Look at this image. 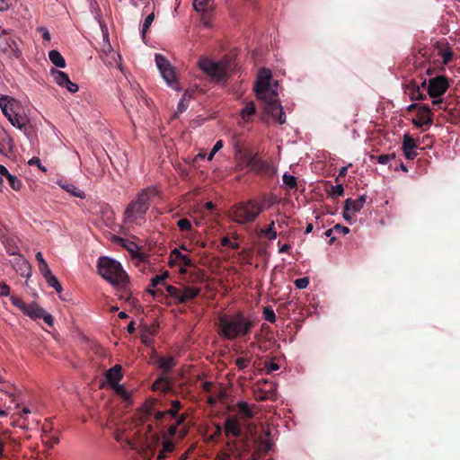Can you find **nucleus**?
Returning <instances> with one entry per match:
<instances>
[{
	"instance_id": "1",
	"label": "nucleus",
	"mask_w": 460,
	"mask_h": 460,
	"mask_svg": "<svg viewBox=\"0 0 460 460\" xmlns=\"http://www.w3.org/2000/svg\"><path fill=\"white\" fill-rule=\"evenodd\" d=\"M255 325L256 319L242 310L221 314L217 317V332L226 341H249Z\"/></svg>"
},
{
	"instance_id": "2",
	"label": "nucleus",
	"mask_w": 460,
	"mask_h": 460,
	"mask_svg": "<svg viewBox=\"0 0 460 460\" xmlns=\"http://www.w3.org/2000/svg\"><path fill=\"white\" fill-rule=\"evenodd\" d=\"M157 195L154 188H146L141 190L126 207L122 221L124 224H138L146 219V215L149 210L152 199Z\"/></svg>"
},
{
	"instance_id": "3",
	"label": "nucleus",
	"mask_w": 460,
	"mask_h": 460,
	"mask_svg": "<svg viewBox=\"0 0 460 460\" xmlns=\"http://www.w3.org/2000/svg\"><path fill=\"white\" fill-rule=\"evenodd\" d=\"M254 92L257 99L263 102L265 113L271 115L279 124H284L286 115L279 101L278 93L270 87V84L256 82Z\"/></svg>"
},
{
	"instance_id": "4",
	"label": "nucleus",
	"mask_w": 460,
	"mask_h": 460,
	"mask_svg": "<svg viewBox=\"0 0 460 460\" xmlns=\"http://www.w3.org/2000/svg\"><path fill=\"white\" fill-rule=\"evenodd\" d=\"M97 269L99 274L113 286H124L128 282V276L123 270L121 264L113 259L99 258Z\"/></svg>"
},
{
	"instance_id": "5",
	"label": "nucleus",
	"mask_w": 460,
	"mask_h": 460,
	"mask_svg": "<svg viewBox=\"0 0 460 460\" xmlns=\"http://www.w3.org/2000/svg\"><path fill=\"white\" fill-rule=\"evenodd\" d=\"M262 211L263 206H260L254 199H249L234 205L230 217L234 223L244 225L253 222Z\"/></svg>"
},
{
	"instance_id": "6",
	"label": "nucleus",
	"mask_w": 460,
	"mask_h": 460,
	"mask_svg": "<svg viewBox=\"0 0 460 460\" xmlns=\"http://www.w3.org/2000/svg\"><path fill=\"white\" fill-rule=\"evenodd\" d=\"M199 67L206 74L211 81L218 83L224 80L230 67L229 60L213 61L208 58H201L199 60Z\"/></svg>"
},
{
	"instance_id": "7",
	"label": "nucleus",
	"mask_w": 460,
	"mask_h": 460,
	"mask_svg": "<svg viewBox=\"0 0 460 460\" xmlns=\"http://www.w3.org/2000/svg\"><path fill=\"white\" fill-rule=\"evenodd\" d=\"M0 53L7 58H20L22 51L18 48L15 40L11 35V31L2 30L0 33Z\"/></svg>"
},
{
	"instance_id": "8",
	"label": "nucleus",
	"mask_w": 460,
	"mask_h": 460,
	"mask_svg": "<svg viewBox=\"0 0 460 460\" xmlns=\"http://www.w3.org/2000/svg\"><path fill=\"white\" fill-rule=\"evenodd\" d=\"M156 66L158 67L163 78L166 84L172 89L179 90L174 68L162 54H155V57Z\"/></svg>"
},
{
	"instance_id": "9",
	"label": "nucleus",
	"mask_w": 460,
	"mask_h": 460,
	"mask_svg": "<svg viewBox=\"0 0 460 460\" xmlns=\"http://www.w3.org/2000/svg\"><path fill=\"white\" fill-rule=\"evenodd\" d=\"M448 87V79L444 75H438L429 79L428 84V93L430 98H438L447 92Z\"/></svg>"
},
{
	"instance_id": "10",
	"label": "nucleus",
	"mask_w": 460,
	"mask_h": 460,
	"mask_svg": "<svg viewBox=\"0 0 460 460\" xmlns=\"http://www.w3.org/2000/svg\"><path fill=\"white\" fill-rule=\"evenodd\" d=\"M24 314L30 316L33 320L43 319V321L49 326L54 323L53 316L47 313L42 307L35 303H31L27 305Z\"/></svg>"
},
{
	"instance_id": "11",
	"label": "nucleus",
	"mask_w": 460,
	"mask_h": 460,
	"mask_svg": "<svg viewBox=\"0 0 460 460\" xmlns=\"http://www.w3.org/2000/svg\"><path fill=\"white\" fill-rule=\"evenodd\" d=\"M253 153L242 146H237L234 152L235 166L238 171H242L247 167L250 168Z\"/></svg>"
},
{
	"instance_id": "12",
	"label": "nucleus",
	"mask_w": 460,
	"mask_h": 460,
	"mask_svg": "<svg viewBox=\"0 0 460 460\" xmlns=\"http://www.w3.org/2000/svg\"><path fill=\"white\" fill-rule=\"evenodd\" d=\"M250 170L257 174H265L272 176L275 173V169L267 162L258 156V154H254L252 158Z\"/></svg>"
},
{
	"instance_id": "13",
	"label": "nucleus",
	"mask_w": 460,
	"mask_h": 460,
	"mask_svg": "<svg viewBox=\"0 0 460 460\" xmlns=\"http://www.w3.org/2000/svg\"><path fill=\"white\" fill-rule=\"evenodd\" d=\"M416 116L417 118H413L411 122L418 128L423 126H431L433 123L431 109L428 104L421 106Z\"/></svg>"
},
{
	"instance_id": "14",
	"label": "nucleus",
	"mask_w": 460,
	"mask_h": 460,
	"mask_svg": "<svg viewBox=\"0 0 460 460\" xmlns=\"http://www.w3.org/2000/svg\"><path fill=\"white\" fill-rule=\"evenodd\" d=\"M155 360V365L163 371L162 375L167 376L172 367H175L176 361L172 356L160 357L155 351L151 357Z\"/></svg>"
},
{
	"instance_id": "15",
	"label": "nucleus",
	"mask_w": 460,
	"mask_h": 460,
	"mask_svg": "<svg viewBox=\"0 0 460 460\" xmlns=\"http://www.w3.org/2000/svg\"><path fill=\"white\" fill-rule=\"evenodd\" d=\"M14 148L13 137L4 130L0 128V154L8 155L13 153Z\"/></svg>"
},
{
	"instance_id": "16",
	"label": "nucleus",
	"mask_w": 460,
	"mask_h": 460,
	"mask_svg": "<svg viewBox=\"0 0 460 460\" xmlns=\"http://www.w3.org/2000/svg\"><path fill=\"white\" fill-rule=\"evenodd\" d=\"M225 433L227 437L232 436L235 438H241L243 431L236 418L229 417L225 421Z\"/></svg>"
},
{
	"instance_id": "17",
	"label": "nucleus",
	"mask_w": 460,
	"mask_h": 460,
	"mask_svg": "<svg viewBox=\"0 0 460 460\" xmlns=\"http://www.w3.org/2000/svg\"><path fill=\"white\" fill-rule=\"evenodd\" d=\"M17 107H18V102L13 98H12L8 95H1L0 96V108L2 110L3 114L7 119L14 113V111H16Z\"/></svg>"
},
{
	"instance_id": "18",
	"label": "nucleus",
	"mask_w": 460,
	"mask_h": 460,
	"mask_svg": "<svg viewBox=\"0 0 460 460\" xmlns=\"http://www.w3.org/2000/svg\"><path fill=\"white\" fill-rule=\"evenodd\" d=\"M11 263L13 269L22 277H28L30 275L31 268L28 261L20 254L14 257Z\"/></svg>"
},
{
	"instance_id": "19",
	"label": "nucleus",
	"mask_w": 460,
	"mask_h": 460,
	"mask_svg": "<svg viewBox=\"0 0 460 460\" xmlns=\"http://www.w3.org/2000/svg\"><path fill=\"white\" fill-rule=\"evenodd\" d=\"M105 377L111 386H114L115 385L119 384V382L123 377L121 366L115 365L112 367H111L109 370H107Z\"/></svg>"
},
{
	"instance_id": "20",
	"label": "nucleus",
	"mask_w": 460,
	"mask_h": 460,
	"mask_svg": "<svg viewBox=\"0 0 460 460\" xmlns=\"http://www.w3.org/2000/svg\"><path fill=\"white\" fill-rule=\"evenodd\" d=\"M177 261L184 267H190L193 264L190 258L182 254L178 249H173L170 254L169 264L173 266Z\"/></svg>"
},
{
	"instance_id": "21",
	"label": "nucleus",
	"mask_w": 460,
	"mask_h": 460,
	"mask_svg": "<svg viewBox=\"0 0 460 460\" xmlns=\"http://www.w3.org/2000/svg\"><path fill=\"white\" fill-rule=\"evenodd\" d=\"M200 288L184 286L182 288V296L180 297V303L186 304L187 302L195 299L200 294Z\"/></svg>"
},
{
	"instance_id": "22",
	"label": "nucleus",
	"mask_w": 460,
	"mask_h": 460,
	"mask_svg": "<svg viewBox=\"0 0 460 460\" xmlns=\"http://www.w3.org/2000/svg\"><path fill=\"white\" fill-rule=\"evenodd\" d=\"M427 83L423 81L420 85H416L413 81L409 83L408 87H411V92L410 93V98L411 101H422L426 99V94H424L421 89L426 88Z\"/></svg>"
},
{
	"instance_id": "23",
	"label": "nucleus",
	"mask_w": 460,
	"mask_h": 460,
	"mask_svg": "<svg viewBox=\"0 0 460 460\" xmlns=\"http://www.w3.org/2000/svg\"><path fill=\"white\" fill-rule=\"evenodd\" d=\"M365 202H366V196L362 195V196H359L356 199H347L344 203H345L346 210H351L352 214H355V213L358 212L364 207Z\"/></svg>"
},
{
	"instance_id": "24",
	"label": "nucleus",
	"mask_w": 460,
	"mask_h": 460,
	"mask_svg": "<svg viewBox=\"0 0 460 460\" xmlns=\"http://www.w3.org/2000/svg\"><path fill=\"white\" fill-rule=\"evenodd\" d=\"M154 391H162L167 393L171 390V382L167 376L161 375L152 385Z\"/></svg>"
},
{
	"instance_id": "25",
	"label": "nucleus",
	"mask_w": 460,
	"mask_h": 460,
	"mask_svg": "<svg viewBox=\"0 0 460 460\" xmlns=\"http://www.w3.org/2000/svg\"><path fill=\"white\" fill-rule=\"evenodd\" d=\"M241 357L237 358L234 361L235 366L237 367L238 370H244L250 364L252 355V353L245 349L241 351Z\"/></svg>"
},
{
	"instance_id": "26",
	"label": "nucleus",
	"mask_w": 460,
	"mask_h": 460,
	"mask_svg": "<svg viewBox=\"0 0 460 460\" xmlns=\"http://www.w3.org/2000/svg\"><path fill=\"white\" fill-rule=\"evenodd\" d=\"M277 231L275 229V222L272 220L266 228H261L258 232L259 237H265L270 241L277 238Z\"/></svg>"
},
{
	"instance_id": "27",
	"label": "nucleus",
	"mask_w": 460,
	"mask_h": 460,
	"mask_svg": "<svg viewBox=\"0 0 460 460\" xmlns=\"http://www.w3.org/2000/svg\"><path fill=\"white\" fill-rule=\"evenodd\" d=\"M256 107L253 102H249L242 109L240 115L244 121H249L251 117L255 115Z\"/></svg>"
},
{
	"instance_id": "28",
	"label": "nucleus",
	"mask_w": 460,
	"mask_h": 460,
	"mask_svg": "<svg viewBox=\"0 0 460 460\" xmlns=\"http://www.w3.org/2000/svg\"><path fill=\"white\" fill-rule=\"evenodd\" d=\"M8 120L13 127L20 129L25 128L27 125V119L17 113L16 111H14V113L8 118Z\"/></svg>"
},
{
	"instance_id": "29",
	"label": "nucleus",
	"mask_w": 460,
	"mask_h": 460,
	"mask_svg": "<svg viewBox=\"0 0 460 460\" xmlns=\"http://www.w3.org/2000/svg\"><path fill=\"white\" fill-rule=\"evenodd\" d=\"M49 58L58 67L64 68L66 66L65 58L58 50H50L49 52Z\"/></svg>"
},
{
	"instance_id": "30",
	"label": "nucleus",
	"mask_w": 460,
	"mask_h": 460,
	"mask_svg": "<svg viewBox=\"0 0 460 460\" xmlns=\"http://www.w3.org/2000/svg\"><path fill=\"white\" fill-rule=\"evenodd\" d=\"M60 186L63 190H65L66 192L70 193L74 197L80 199H84L85 197L84 192L72 183H64L60 184Z\"/></svg>"
},
{
	"instance_id": "31",
	"label": "nucleus",
	"mask_w": 460,
	"mask_h": 460,
	"mask_svg": "<svg viewBox=\"0 0 460 460\" xmlns=\"http://www.w3.org/2000/svg\"><path fill=\"white\" fill-rule=\"evenodd\" d=\"M195 93V90H186L181 97V99L179 102L178 104V112L181 113L184 111L187 110L188 104L186 103L187 101L193 98V94Z\"/></svg>"
},
{
	"instance_id": "32",
	"label": "nucleus",
	"mask_w": 460,
	"mask_h": 460,
	"mask_svg": "<svg viewBox=\"0 0 460 460\" xmlns=\"http://www.w3.org/2000/svg\"><path fill=\"white\" fill-rule=\"evenodd\" d=\"M239 412L247 420L253 418L254 413L252 407L245 402H237Z\"/></svg>"
},
{
	"instance_id": "33",
	"label": "nucleus",
	"mask_w": 460,
	"mask_h": 460,
	"mask_svg": "<svg viewBox=\"0 0 460 460\" xmlns=\"http://www.w3.org/2000/svg\"><path fill=\"white\" fill-rule=\"evenodd\" d=\"M51 74L54 76L55 82L58 85L63 87L64 84H66V83H69V77L66 73H65L63 71L52 69Z\"/></svg>"
},
{
	"instance_id": "34",
	"label": "nucleus",
	"mask_w": 460,
	"mask_h": 460,
	"mask_svg": "<svg viewBox=\"0 0 460 460\" xmlns=\"http://www.w3.org/2000/svg\"><path fill=\"white\" fill-rule=\"evenodd\" d=\"M48 285L53 288L58 293H60L62 291V286L59 283L58 279L52 274V272H49V274H46L43 276Z\"/></svg>"
},
{
	"instance_id": "35",
	"label": "nucleus",
	"mask_w": 460,
	"mask_h": 460,
	"mask_svg": "<svg viewBox=\"0 0 460 460\" xmlns=\"http://www.w3.org/2000/svg\"><path fill=\"white\" fill-rule=\"evenodd\" d=\"M36 260L38 261L39 270L42 276L51 272L47 261L44 260L43 255L40 252L36 253Z\"/></svg>"
},
{
	"instance_id": "36",
	"label": "nucleus",
	"mask_w": 460,
	"mask_h": 460,
	"mask_svg": "<svg viewBox=\"0 0 460 460\" xmlns=\"http://www.w3.org/2000/svg\"><path fill=\"white\" fill-rule=\"evenodd\" d=\"M173 449H174V444L170 440H164L163 442V448L159 452L157 459L158 460L164 459L166 457V454L172 452Z\"/></svg>"
},
{
	"instance_id": "37",
	"label": "nucleus",
	"mask_w": 460,
	"mask_h": 460,
	"mask_svg": "<svg viewBox=\"0 0 460 460\" xmlns=\"http://www.w3.org/2000/svg\"><path fill=\"white\" fill-rule=\"evenodd\" d=\"M282 181L289 190L297 189V179L295 176L286 172L282 176Z\"/></svg>"
},
{
	"instance_id": "38",
	"label": "nucleus",
	"mask_w": 460,
	"mask_h": 460,
	"mask_svg": "<svg viewBox=\"0 0 460 460\" xmlns=\"http://www.w3.org/2000/svg\"><path fill=\"white\" fill-rule=\"evenodd\" d=\"M278 201L277 196L273 193L265 194L262 196V204L261 206H263L264 208H270L274 204H276Z\"/></svg>"
},
{
	"instance_id": "39",
	"label": "nucleus",
	"mask_w": 460,
	"mask_h": 460,
	"mask_svg": "<svg viewBox=\"0 0 460 460\" xmlns=\"http://www.w3.org/2000/svg\"><path fill=\"white\" fill-rule=\"evenodd\" d=\"M417 147L416 142L414 138H412L410 135H404L402 139V151L415 149Z\"/></svg>"
},
{
	"instance_id": "40",
	"label": "nucleus",
	"mask_w": 460,
	"mask_h": 460,
	"mask_svg": "<svg viewBox=\"0 0 460 460\" xmlns=\"http://www.w3.org/2000/svg\"><path fill=\"white\" fill-rule=\"evenodd\" d=\"M154 19H155V13H154L148 14L146 17V19L144 21V23H143V26H142V30H141V34H142L143 40H145L146 34L148 31L152 22H154Z\"/></svg>"
},
{
	"instance_id": "41",
	"label": "nucleus",
	"mask_w": 460,
	"mask_h": 460,
	"mask_svg": "<svg viewBox=\"0 0 460 460\" xmlns=\"http://www.w3.org/2000/svg\"><path fill=\"white\" fill-rule=\"evenodd\" d=\"M181 408V403L179 400H173L171 402V409L166 411L172 418L178 417V412Z\"/></svg>"
},
{
	"instance_id": "42",
	"label": "nucleus",
	"mask_w": 460,
	"mask_h": 460,
	"mask_svg": "<svg viewBox=\"0 0 460 460\" xmlns=\"http://www.w3.org/2000/svg\"><path fill=\"white\" fill-rule=\"evenodd\" d=\"M42 442L47 448H53L55 445L59 443L58 436L43 437Z\"/></svg>"
},
{
	"instance_id": "43",
	"label": "nucleus",
	"mask_w": 460,
	"mask_h": 460,
	"mask_svg": "<svg viewBox=\"0 0 460 460\" xmlns=\"http://www.w3.org/2000/svg\"><path fill=\"white\" fill-rule=\"evenodd\" d=\"M6 179L13 190H21L22 183L16 176L13 175V174H8Z\"/></svg>"
},
{
	"instance_id": "44",
	"label": "nucleus",
	"mask_w": 460,
	"mask_h": 460,
	"mask_svg": "<svg viewBox=\"0 0 460 460\" xmlns=\"http://www.w3.org/2000/svg\"><path fill=\"white\" fill-rule=\"evenodd\" d=\"M146 414L147 415H154L155 419L157 420H162L168 412L162 411H154L152 406H146Z\"/></svg>"
},
{
	"instance_id": "45",
	"label": "nucleus",
	"mask_w": 460,
	"mask_h": 460,
	"mask_svg": "<svg viewBox=\"0 0 460 460\" xmlns=\"http://www.w3.org/2000/svg\"><path fill=\"white\" fill-rule=\"evenodd\" d=\"M263 316H264V318L268 322H270L271 323H275L276 319H277L276 314H275L273 309L271 307H270V306L264 307V309H263Z\"/></svg>"
},
{
	"instance_id": "46",
	"label": "nucleus",
	"mask_w": 460,
	"mask_h": 460,
	"mask_svg": "<svg viewBox=\"0 0 460 460\" xmlns=\"http://www.w3.org/2000/svg\"><path fill=\"white\" fill-rule=\"evenodd\" d=\"M168 278V272L156 275L151 279V288H155L159 284H164V280Z\"/></svg>"
},
{
	"instance_id": "47",
	"label": "nucleus",
	"mask_w": 460,
	"mask_h": 460,
	"mask_svg": "<svg viewBox=\"0 0 460 460\" xmlns=\"http://www.w3.org/2000/svg\"><path fill=\"white\" fill-rule=\"evenodd\" d=\"M10 300L14 306L18 307L24 313L28 305H26L22 298L16 296H11Z\"/></svg>"
},
{
	"instance_id": "48",
	"label": "nucleus",
	"mask_w": 460,
	"mask_h": 460,
	"mask_svg": "<svg viewBox=\"0 0 460 460\" xmlns=\"http://www.w3.org/2000/svg\"><path fill=\"white\" fill-rule=\"evenodd\" d=\"M177 226L181 231H190L192 226L191 223L187 218H181L177 222Z\"/></svg>"
},
{
	"instance_id": "49",
	"label": "nucleus",
	"mask_w": 460,
	"mask_h": 460,
	"mask_svg": "<svg viewBox=\"0 0 460 460\" xmlns=\"http://www.w3.org/2000/svg\"><path fill=\"white\" fill-rule=\"evenodd\" d=\"M395 158V154L380 155L376 157L377 162L381 164H387L392 159Z\"/></svg>"
},
{
	"instance_id": "50",
	"label": "nucleus",
	"mask_w": 460,
	"mask_h": 460,
	"mask_svg": "<svg viewBox=\"0 0 460 460\" xmlns=\"http://www.w3.org/2000/svg\"><path fill=\"white\" fill-rule=\"evenodd\" d=\"M344 192L343 186L341 184H336L332 186L329 194L331 196H342Z\"/></svg>"
},
{
	"instance_id": "51",
	"label": "nucleus",
	"mask_w": 460,
	"mask_h": 460,
	"mask_svg": "<svg viewBox=\"0 0 460 460\" xmlns=\"http://www.w3.org/2000/svg\"><path fill=\"white\" fill-rule=\"evenodd\" d=\"M209 0H193V7L198 12L205 10Z\"/></svg>"
},
{
	"instance_id": "52",
	"label": "nucleus",
	"mask_w": 460,
	"mask_h": 460,
	"mask_svg": "<svg viewBox=\"0 0 460 460\" xmlns=\"http://www.w3.org/2000/svg\"><path fill=\"white\" fill-rule=\"evenodd\" d=\"M270 78H271L270 73L269 71L263 70L260 73L259 77L256 82L270 84Z\"/></svg>"
},
{
	"instance_id": "53",
	"label": "nucleus",
	"mask_w": 460,
	"mask_h": 460,
	"mask_svg": "<svg viewBox=\"0 0 460 460\" xmlns=\"http://www.w3.org/2000/svg\"><path fill=\"white\" fill-rule=\"evenodd\" d=\"M221 244L223 246H228L234 250L235 249H238L239 248V244L236 243H233L230 238L228 236H224L222 239H221Z\"/></svg>"
},
{
	"instance_id": "54",
	"label": "nucleus",
	"mask_w": 460,
	"mask_h": 460,
	"mask_svg": "<svg viewBox=\"0 0 460 460\" xmlns=\"http://www.w3.org/2000/svg\"><path fill=\"white\" fill-rule=\"evenodd\" d=\"M309 284V279L308 278H300V279H297L295 280V286L299 288V289H303V288H305Z\"/></svg>"
},
{
	"instance_id": "55",
	"label": "nucleus",
	"mask_w": 460,
	"mask_h": 460,
	"mask_svg": "<svg viewBox=\"0 0 460 460\" xmlns=\"http://www.w3.org/2000/svg\"><path fill=\"white\" fill-rule=\"evenodd\" d=\"M433 101H432V104L434 106H437L438 109H443V110H447V102L441 99L440 97L438 98H432Z\"/></svg>"
},
{
	"instance_id": "56",
	"label": "nucleus",
	"mask_w": 460,
	"mask_h": 460,
	"mask_svg": "<svg viewBox=\"0 0 460 460\" xmlns=\"http://www.w3.org/2000/svg\"><path fill=\"white\" fill-rule=\"evenodd\" d=\"M272 448V443L270 440H262L260 444V450L265 454L270 452Z\"/></svg>"
},
{
	"instance_id": "57",
	"label": "nucleus",
	"mask_w": 460,
	"mask_h": 460,
	"mask_svg": "<svg viewBox=\"0 0 460 460\" xmlns=\"http://www.w3.org/2000/svg\"><path fill=\"white\" fill-rule=\"evenodd\" d=\"M116 393L120 395L121 397L127 399L128 397V392L126 391V389L122 386V385H119V384L115 385L114 386H112Z\"/></svg>"
},
{
	"instance_id": "58",
	"label": "nucleus",
	"mask_w": 460,
	"mask_h": 460,
	"mask_svg": "<svg viewBox=\"0 0 460 460\" xmlns=\"http://www.w3.org/2000/svg\"><path fill=\"white\" fill-rule=\"evenodd\" d=\"M265 368L267 370V373L270 374L273 371H277L279 369V366L273 362V361H269V362H266L265 363Z\"/></svg>"
},
{
	"instance_id": "59",
	"label": "nucleus",
	"mask_w": 460,
	"mask_h": 460,
	"mask_svg": "<svg viewBox=\"0 0 460 460\" xmlns=\"http://www.w3.org/2000/svg\"><path fill=\"white\" fill-rule=\"evenodd\" d=\"M29 164L30 165H36L38 166L42 172H46V168L44 166L41 165V163H40V160L39 157H32L30 161H29Z\"/></svg>"
},
{
	"instance_id": "60",
	"label": "nucleus",
	"mask_w": 460,
	"mask_h": 460,
	"mask_svg": "<svg viewBox=\"0 0 460 460\" xmlns=\"http://www.w3.org/2000/svg\"><path fill=\"white\" fill-rule=\"evenodd\" d=\"M335 232L338 234H347L349 233V228L340 224L334 226Z\"/></svg>"
},
{
	"instance_id": "61",
	"label": "nucleus",
	"mask_w": 460,
	"mask_h": 460,
	"mask_svg": "<svg viewBox=\"0 0 460 460\" xmlns=\"http://www.w3.org/2000/svg\"><path fill=\"white\" fill-rule=\"evenodd\" d=\"M10 295V287L5 283H0V296H7Z\"/></svg>"
},
{
	"instance_id": "62",
	"label": "nucleus",
	"mask_w": 460,
	"mask_h": 460,
	"mask_svg": "<svg viewBox=\"0 0 460 460\" xmlns=\"http://www.w3.org/2000/svg\"><path fill=\"white\" fill-rule=\"evenodd\" d=\"M63 87H66L68 92L75 93L78 91V85L69 80V83H66V84H64Z\"/></svg>"
},
{
	"instance_id": "63",
	"label": "nucleus",
	"mask_w": 460,
	"mask_h": 460,
	"mask_svg": "<svg viewBox=\"0 0 460 460\" xmlns=\"http://www.w3.org/2000/svg\"><path fill=\"white\" fill-rule=\"evenodd\" d=\"M12 6V0H0V12L7 11Z\"/></svg>"
},
{
	"instance_id": "64",
	"label": "nucleus",
	"mask_w": 460,
	"mask_h": 460,
	"mask_svg": "<svg viewBox=\"0 0 460 460\" xmlns=\"http://www.w3.org/2000/svg\"><path fill=\"white\" fill-rule=\"evenodd\" d=\"M403 154H404V156L408 160H413L418 155V153L415 151V149H410V150L403 151Z\"/></svg>"
}]
</instances>
